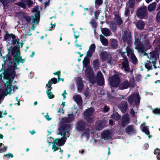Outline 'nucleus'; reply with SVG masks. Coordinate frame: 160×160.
I'll return each instance as SVG.
<instances>
[{"label":"nucleus","mask_w":160,"mask_h":160,"mask_svg":"<svg viewBox=\"0 0 160 160\" xmlns=\"http://www.w3.org/2000/svg\"><path fill=\"white\" fill-rule=\"evenodd\" d=\"M71 129V128L69 124L63 125L59 127L58 134L60 135L63 136V137L61 139H56L53 141L52 149L54 152L58 149V146H61L64 144L67 139L65 136H67L68 137L69 136V132Z\"/></svg>","instance_id":"f257e3e1"},{"label":"nucleus","mask_w":160,"mask_h":160,"mask_svg":"<svg viewBox=\"0 0 160 160\" xmlns=\"http://www.w3.org/2000/svg\"><path fill=\"white\" fill-rule=\"evenodd\" d=\"M38 6L35 7L32 10V12L34 13V16L31 17L25 15L24 18L28 22L31 21L32 22L31 29L34 30L36 26L38 24L39 21L40 12L38 10Z\"/></svg>","instance_id":"f03ea898"},{"label":"nucleus","mask_w":160,"mask_h":160,"mask_svg":"<svg viewBox=\"0 0 160 160\" xmlns=\"http://www.w3.org/2000/svg\"><path fill=\"white\" fill-rule=\"evenodd\" d=\"M158 51H157L152 52L149 55H148L147 57L150 59L149 61L147 60V63L145 64V67L148 70L157 68L156 64V61L158 58Z\"/></svg>","instance_id":"7ed1b4c3"},{"label":"nucleus","mask_w":160,"mask_h":160,"mask_svg":"<svg viewBox=\"0 0 160 160\" xmlns=\"http://www.w3.org/2000/svg\"><path fill=\"white\" fill-rule=\"evenodd\" d=\"M145 35H142L141 36H138L136 35L135 36V44L136 46L135 48L141 50H144L145 49H148L150 48L151 44L148 41H146V47L143 46L142 42H144L145 40Z\"/></svg>","instance_id":"20e7f679"},{"label":"nucleus","mask_w":160,"mask_h":160,"mask_svg":"<svg viewBox=\"0 0 160 160\" xmlns=\"http://www.w3.org/2000/svg\"><path fill=\"white\" fill-rule=\"evenodd\" d=\"M89 60L88 58H84L83 62V67L86 68L85 74L87 77L88 78L90 82L92 84L96 82V79L94 74L92 71L91 68L88 66Z\"/></svg>","instance_id":"39448f33"},{"label":"nucleus","mask_w":160,"mask_h":160,"mask_svg":"<svg viewBox=\"0 0 160 160\" xmlns=\"http://www.w3.org/2000/svg\"><path fill=\"white\" fill-rule=\"evenodd\" d=\"M86 123L82 121H79L77 123L76 128L79 131L83 132V135L86 136L88 138L90 135V131L88 128H86Z\"/></svg>","instance_id":"423d86ee"},{"label":"nucleus","mask_w":160,"mask_h":160,"mask_svg":"<svg viewBox=\"0 0 160 160\" xmlns=\"http://www.w3.org/2000/svg\"><path fill=\"white\" fill-rule=\"evenodd\" d=\"M140 98L139 97V93H138L135 94H132L128 98V102L132 105L133 104V107H134V105H136L137 108H138V107L140 103Z\"/></svg>","instance_id":"0eeeda50"},{"label":"nucleus","mask_w":160,"mask_h":160,"mask_svg":"<svg viewBox=\"0 0 160 160\" xmlns=\"http://www.w3.org/2000/svg\"><path fill=\"white\" fill-rule=\"evenodd\" d=\"M93 108H90L86 110L84 112V118L86 120L89 122H92L94 119L93 114L94 112Z\"/></svg>","instance_id":"6e6552de"},{"label":"nucleus","mask_w":160,"mask_h":160,"mask_svg":"<svg viewBox=\"0 0 160 160\" xmlns=\"http://www.w3.org/2000/svg\"><path fill=\"white\" fill-rule=\"evenodd\" d=\"M13 62L14 65L15 66V67H11L9 68L6 71H11V70L14 69L15 71V69L16 68V66L19 64V62L22 63H23L25 62V60L23 59H22L21 57L20 56V54L19 52L17 53L16 55H14L13 56ZM15 72V71H14Z\"/></svg>","instance_id":"1a4fd4ad"},{"label":"nucleus","mask_w":160,"mask_h":160,"mask_svg":"<svg viewBox=\"0 0 160 160\" xmlns=\"http://www.w3.org/2000/svg\"><path fill=\"white\" fill-rule=\"evenodd\" d=\"M110 85L112 87H117L120 82V79L119 77L116 75H114L109 78Z\"/></svg>","instance_id":"9d476101"},{"label":"nucleus","mask_w":160,"mask_h":160,"mask_svg":"<svg viewBox=\"0 0 160 160\" xmlns=\"http://www.w3.org/2000/svg\"><path fill=\"white\" fill-rule=\"evenodd\" d=\"M147 7L144 6L140 8L137 12V15L140 18H143L146 15Z\"/></svg>","instance_id":"9b49d317"},{"label":"nucleus","mask_w":160,"mask_h":160,"mask_svg":"<svg viewBox=\"0 0 160 160\" xmlns=\"http://www.w3.org/2000/svg\"><path fill=\"white\" fill-rule=\"evenodd\" d=\"M32 2L30 0H21L19 2L15 3V4L23 8H25L26 6H29L32 5Z\"/></svg>","instance_id":"f8f14e48"},{"label":"nucleus","mask_w":160,"mask_h":160,"mask_svg":"<svg viewBox=\"0 0 160 160\" xmlns=\"http://www.w3.org/2000/svg\"><path fill=\"white\" fill-rule=\"evenodd\" d=\"M122 40L124 42L127 43L129 45L132 43L131 36L130 34H128L127 31L125 32L122 37Z\"/></svg>","instance_id":"ddd939ff"},{"label":"nucleus","mask_w":160,"mask_h":160,"mask_svg":"<svg viewBox=\"0 0 160 160\" xmlns=\"http://www.w3.org/2000/svg\"><path fill=\"white\" fill-rule=\"evenodd\" d=\"M97 83L100 86H102L104 83V79L102 74L100 72L97 73Z\"/></svg>","instance_id":"4468645a"},{"label":"nucleus","mask_w":160,"mask_h":160,"mask_svg":"<svg viewBox=\"0 0 160 160\" xmlns=\"http://www.w3.org/2000/svg\"><path fill=\"white\" fill-rule=\"evenodd\" d=\"M122 69L126 72H129L130 67L128 64V62L127 59L125 58H123V61L122 62Z\"/></svg>","instance_id":"2eb2a0df"},{"label":"nucleus","mask_w":160,"mask_h":160,"mask_svg":"<svg viewBox=\"0 0 160 160\" xmlns=\"http://www.w3.org/2000/svg\"><path fill=\"white\" fill-rule=\"evenodd\" d=\"M130 121V118L128 115L125 114L122 117L121 122V125L124 127L128 124Z\"/></svg>","instance_id":"dca6fc26"},{"label":"nucleus","mask_w":160,"mask_h":160,"mask_svg":"<svg viewBox=\"0 0 160 160\" xmlns=\"http://www.w3.org/2000/svg\"><path fill=\"white\" fill-rule=\"evenodd\" d=\"M96 48L95 45L94 44H92L89 47V50L87 53V56L88 57H91L92 56V53L95 51Z\"/></svg>","instance_id":"f3484780"},{"label":"nucleus","mask_w":160,"mask_h":160,"mask_svg":"<svg viewBox=\"0 0 160 160\" xmlns=\"http://www.w3.org/2000/svg\"><path fill=\"white\" fill-rule=\"evenodd\" d=\"M118 107L121 110L122 113H125L128 108L127 102H122L119 104Z\"/></svg>","instance_id":"a211bd4d"},{"label":"nucleus","mask_w":160,"mask_h":160,"mask_svg":"<svg viewBox=\"0 0 160 160\" xmlns=\"http://www.w3.org/2000/svg\"><path fill=\"white\" fill-rule=\"evenodd\" d=\"M74 116L72 114H69L68 115L67 117H65L62 119V122H69L74 119Z\"/></svg>","instance_id":"6ab92c4d"},{"label":"nucleus","mask_w":160,"mask_h":160,"mask_svg":"<svg viewBox=\"0 0 160 160\" xmlns=\"http://www.w3.org/2000/svg\"><path fill=\"white\" fill-rule=\"evenodd\" d=\"M102 137L105 140L110 139L111 138V133L108 130L104 131L102 133Z\"/></svg>","instance_id":"aec40b11"},{"label":"nucleus","mask_w":160,"mask_h":160,"mask_svg":"<svg viewBox=\"0 0 160 160\" xmlns=\"http://www.w3.org/2000/svg\"><path fill=\"white\" fill-rule=\"evenodd\" d=\"M77 84L78 87V90L79 92H80L83 88V84L81 78H77Z\"/></svg>","instance_id":"412c9836"},{"label":"nucleus","mask_w":160,"mask_h":160,"mask_svg":"<svg viewBox=\"0 0 160 160\" xmlns=\"http://www.w3.org/2000/svg\"><path fill=\"white\" fill-rule=\"evenodd\" d=\"M126 131L127 133L129 135H131L136 133L135 130L133 125H130L128 126L126 129Z\"/></svg>","instance_id":"4be33fe9"},{"label":"nucleus","mask_w":160,"mask_h":160,"mask_svg":"<svg viewBox=\"0 0 160 160\" xmlns=\"http://www.w3.org/2000/svg\"><path fill=\"white\" fill-rule=\"evenodd\" d=\"M58 82H57V80L56 78H53L48 81V83L46 85V88L47 89H48V88H50V89H52V88L51 87L52 84H55Z\"/></svg>","instance_id":"5701e85b"},{"label":"nucleus","mask_w":160,"mask_h":160,"mask_svg":"<svg viewBox=\"0 0 160 160\" xmlns=\"http://www.w3.org/2000/svg\"><path fill=\"white\" fill-rule=\"evenodd\" d=\"M73 99L74 101L79 105L82 103V99L81 96L79 95H75L73 96Z\"/></svg>","instance_id":"b1692460"},{"label":"nucleus","mask_w":160,"mask_h":160,"mask_svg":"<svg viewBox=\"0 0 160 160\" xmlns=\"http://www.w3.org/2000/svg\"><path fill=\"white\" fill-rule=\"evenodd\" d=\"M129 86L130 84L128 81L125 80L120 84L119 88L120 89H124L127 88Z\"/></svg>","instance_id":"393cba45"},{"label":"nucleus","mask_w":160,"mask_h":160,"mask_svg":"<svg viewBox=\"0 0 160 160\" xmlns=\"http://www.w3.org/2000/svg\"><path fill=\"white\" fill-rule=\"evenodd\" d=\"M102 32L105 36L108 37L111 34V32L109 29L107 28H104L102 29Z\"/></svg>","instance_id":"a878e982"},{"label":"nucleus","mask_w":160,"mask_h":160,"mask_svg":"<svg viewBox=\"0 0 160 160\" xmlns=\"http://www.w3.org/2000/svg\"><path fill=\"white\" fill-rule=\"evenodd\" d=\"M15 38V36L12 34H6L4 36V39L5 40H8L11 41L13 40V39Z\"/></svg>","instance_id":"bb28decb"},{"label":"nucleus","mask_w":160,"mask_h":160,"mask_svg":"<svg viewBox=\"0 0 160 160\" xmlns=\"http://www.w3.org/2000/svg\"><path fill=\"white\" fill-rule=\"evenodd\" d=\"M112 47L113 49H116L118 47V42L116 40L114 39H111L110 40Z\"/></svg>","instance_id":"cd10ccee"},{"label":"nucleus","mask_w":160,"mask_h":160,"mask_svg":"<svg viewBox=\"0 0 160 160\" xmlns=\"http://www.w3.org/2000/svg\"><path fill=\"white\" fill-rule=\"evenodd\" d=\"M146 123L144 122L142 123L141 125V127H142V131L145 133L147 135H148L149 132L148 129V127L145 126Z\"/></svg>","instance_id":"c85d7f7f"},{"label":"nucleus","mask_w":160,"mask_h":160,"mask_svg":"<svg viewBox=\"0 0 160 160\" xmlns=\"http://www.w3.org/2000/svg\"><path fill=\"white\" fill-rule=\"evenodd\" d=\"M144 22L141 20L138 21L136 24V26L137 28L140 29H143L144 27Z\"/></svg>","instance_id":"c756f323"},{"label":"nucleus","mask_w":160,"mask_h":160,"mask_svg":"<svg viewBox=\"0 0 160 160\" xmlns=\"http://www.w3.org/2000/svg\"><path fill=\"white\" fill-rule=\"evenodd\" d=\"M100 41L101 42L102 44L104 46H107L108 44V41L107 39L105 37L102 35H100Z\"/></svg>","instance_id":"7c9ffc66"},{"label":"nucleus","mask_w":160,"mask_h":160,"mask_svg":"<svg viewBox=\"0 0 160 160\" xmlns=\"http://www.w3.org/2000/svg\"><path fill=\"white\" fill-rule=\"evenodd\" d=\"M126 52L127 55L129 57L132 56V54H134L133 50L129 46L127 47L126 48Z\"/></svg>","instance_id":"2f4dec72"},{"label":"nucleus","mask_w":160,"mask_h":160,"mask_svg":"<svg viewBox=\"0 0 160 160\" xmlns=\"http://www.w3.org/2000/svg\"><path fill=\"white\" fill-rule=\"evenodd\" d=\"M100 56L103 61H105L108 59V55L106 52H103L100 54Z\"/></svg>","instance_id":"473e14b6"},{"label":"nucleus","mask_w":160,"mask_h":160,"mask_svg":"<svg viewBox=\"0 0 160 160\" xmlns=\"http://www.w3.org/2000/svg\"><path fill=\"white\" fill-rule=\"evenodd\" d=\"M115 22L118 25H120L122 23V21L120 18V17L118 15H116L115 17Z\"/></svg>","instance_id":"72a5a7b5"},{"label":"nucleus","mask_w":160,"mask_h":160,"mask_svg":"<svg viewBox=\"0 0 160 160\" xmlns=\"http://www.w3.org/2000/svg\"><path fill=\"white\" fill-rule=\"evenodd\" d=\"M156 3L154 2L150 4L148 6V10L149 11L151 12L154 10L156 8Z\"/></svg>","instance_id":"f704fd0d"},{"label":"nucleus","mask_w":160,"mask_h":160,"mask_svg":"<svg viewBox=\"0 0 160 160\" xmlns=\"http://www.w3.org/2000/svg\"><path fill=\"white\" fill-rule=\"evenodd\" d=\"M111 117L115 120H118L120 118L121 116L117 112H115L112 114Z\"/></svg>","instance_id":"c9c22d12"},{"label":"nucleus","mask_w":160,"mask_h":160,"mask_svg":"<svg viewBox=\"0 0 160 160\" xmlns=\"http://www.w3.org/2000/svg\"><path fill=\"white\" fill-rule=\"evenodd\" d=\"M48 88L49 89H48L46 91L47 94L48 95V97L49 99L53 98L54 97V96L52 92L50 91L52 89H50V88Z\"/></svg>","instance_id":"e433bc0d"},{"label":"nucleus","mask_w":160,"mask_h":160,"mask_svg":"<svg viewBox=\"0 0 160 160\" xmlns=\"http://www.w3.org/2000/svg\"><path fill=\"white\" fill-rule=\"evenodd\" d=\"M16 0H0V1L2 2L3 5L5 6L7 5L9 2H13Z\"/></svg>","instance_id":"4c0bfd02"},{"label":"nucleus","mask_w":160,"mask_h":160,"mask_svg":"<svg viewBox=\"0 0 160 160\" xmlns=\"http://www.w3.org/2000/svg\"><path fill=\"white\" fill-rule=\"evenodd\" d=\"M128 7L130 8H133L135 5V0H129L128 3Z\"/></svg>","instance_id":"58836bf2"},{"label":"nucleus","mask_w":160,"mask_h":160,"mask_svg":"<svg viewBox=\"0 0 160 160\" xmlns=\"http://www.w3.org/2000/svg\"><path fill=\"white\" fill-rule=\"evenodd\" d=\"M16 16L19 18L21 20H22L23 18H24L25 16V14L23 12H19L18 13H17Z\"/></svg>","instance_id":"ea45409f"},{"label":"nucleus","mask_w":160,"mask_h":160,"mask_svg":"<svg viewBox=\"0 0 160 160\" xmlns=\"http://www.w3.org/2000/svg\"><path fill=\"white\" fill-rule=\"evenodd\" d=\"M12 44H13V45L15 46L16 47H19V39H16L14 40L13 39V40L12 41Z\"/></svg>","instance_id":"a19ab883"},{"label":"nucleus","mask_w":160,"mask_h":160,"mask_svg":"<svg viewBox=\"0 0 160 160\" xmlns=\"http://www.w3.org/2000/svg\"><path fill=\"white\" fill-rule=\"evenodd\" d=\"M96 128L98 130H101L103 127V126H102L101 124V122H97L96 124Z\"/></svg>","instance_id":"79ce46f5"},{"label":"nucleus","mask_w":160,"mask_h":160,"mask_svg":"<svg viewBox=\"0 0 160 160\" xmlns=\"http://www.w3.org/2000/svg\"><path fill=\"white\" fill-rule=\"evenodd\" d=\"M154 153L157 155V158L158 160H160V150L158 148L154 150Z\"/></svg>","instance_id":"37998d69"},{"label":"nucleus","mask_w":160,"mask_h":160,"mask_svg":"<svg viewBox=\"0 0 160 160\" xmlns=\"http://www.w3.org/2000/svg\"><path fill=\"white\" fill-rule=\"evenodd\" d=\"M90 24H91L92 26L94 28H96L97 27V23L95 20L93 18H92L90 22Z\"/></svg>","instance_id":"c03bdc74"},{"label":"nucleus","mask_w":160,"mask_h":160,"mask_svg":"<svg viewBox=\"0 0 160 160\" xmlns=\"http://www.w3.org/2000/svg\"><path fill=\"white\" fill-rule=\"evenodd\" d=\"M133 63H135L137 61V59L134 54H132V56L130 57Z\"/></svg>","instance_id":"a18cd8bd"},{"label":"nucleus","mask_w":160,"mask_h":160,"mask_svg":"<svg viewBox=\"0 0 160 160\" xmlns=\"http://www.w3.org/2000/svg\"><path fill=\"white\" fill-rule=\"evenodd\" d=\"M124 14L125 16H128L130 14V11L128 7L127 6L124 12Z\"/></svg>","instance_id":"49530a36"},{"label":"nucleus","mask_w":160,"mask_h":160,"mask_svg":"<svg viewBox=\"0 0 160 160\" xmlns=\"http://www.w3.org/2000/svg\"><path fill=\"white\" fill-rule=\"evenodd\" d=\"M93 65L96 69L98 68L99 64V61L98 60L96 59L93 62Z\"/></svg>","instance_id":"de8ad7c7"},{"label":"nucleus","mask_w":160,"mask_h":160,"mask_svg":"<svg viewBox=\"0 0 160 160\" xmlns=\"http://www.w3.org/2000/svg\"><path fill=\"white\" fill-rule=\"evenodd\" d=\"M153 113L156 114H160V108H157L153 111Z\"/></svg>","instance_id":"09e8293b"},{"label":"nucleus","mask_w":160,"mask_h":160,"mask_svg":"<svg viewBox=\"0 0 160 160\" xmlns=\"http://www.w3.org/2000/svg\"><path fill=\"white\" fill-rule=\"evenodd\" d=\"M4 156L6 157L7 158H9V157H10L11 158L13 157V155L11 153H8L7 154H6L5 155H4Z\"/></svg>","instance_id":"8fccbe9b"},{"label":"nucleus","mask_w":160,"mask_h":160,"mask_svg":"<svg viewBox=\"0 0 160 160\" xmlns=\"http://www.w3.org/2000/svg\"><path fill=\"white\" fill-rule=\"evenodd\" d=\"M130 113L132 117H133L135 115V112L132 108H131L130 109Z\"/></svg>","instance_id":"3c124183"},{"label":"nucleus","mask_w":160,"mask_h":160,"mask_svg":"<svg viewBox=\"0 0 160 160\" xmlns=\"http://www.w3.org/2000/svg\"><path fill=\"white\" fill-rule=\"evenodd\" d=\"M130 86L133 85L134 83V79L133 78H131L129 79Z\"/></svg>","instance_id":"603ef678"},{"label":"nucleus","mask_w":160,"mask_h":160,"mask_svg":"<svg viewBox=\"0 0 160 160\" xmlns=\"http://www.w3.org/2000/svg\"><path fill=\"white\" fill-rule=\"evenodd\" d=\"M109 110V108L107 106H105L103 108V110L105 112H108Z\"/></svg>","instance_id":"864d4df0"},{"label":"nucleus","mask_w":160,"mask_h":160,"mask_svg":"<svg viewBox=\"0 0 160 160\" xmlns=\"http://www.w3.org/2000/svg\"><path fill=\"white\" fill-rule=\"evenodd\" d=\"M157 19L158 22H160V11L158 13Z\"/></svg>","instance_id":"5fc2aeb1"},{"label":"nucleus","mask_w":160,"mask_h":160,"mask_svg":"<svg viewBox=\"0 0 160 160\" xmlns=\"http://www.w3.org/2000/svg\"><path fill=\"white\" fill-rule=\"evenodd\" d=\"M102 2V0H96L95 3L96 4L100 5Z\"/></svg>","instance_id":"6e6d98bb"},{"label":"nucleus","mask_w":160,"mask_h":160,"mask_svg":"<svg viewBox=\"0 0 160 160\" xmlns=\"http://www.w3.org/2000/svg\"><path fill=\"white\" fill-rule=\"evenodd\" d=\"M52 138L51 137H49L47 138V141L48 143H50L52 141Z\"/></svg>","instance_id":"4d7b16f0"},{"label":"nucleus","mask_w":160,"mask_h":160,"mask_svg":"<svg viewBox=\"0 0 160 160\" xmlns=\"http://www.w3.org/2000/svg\"><path fill=\"white\" fill-rule=\"evenodd\" d=\"M99 11H97L95 12V18L96 19L98 18V15L99 14Z\"/></svg>","instance_id":"13d9d810"},{"label":"nucleus","mask_w":160,"mask_h":160,"mask_svg":"<svg viewBox=\"0 0 160 160\" xmlns=\"http://www.w3.org/2000/svg\"><path fill=\"white\" fill-rule=\"evenodd\" d=\"M74 36H75V38L76 39L78 38L79 36V33L78 32H74Z\"/></svg>","instance_id":"bf43d9fd"},{"label":"nucleus","mask_w":160,"mask_h":160,"mask_svg":"<svg viewBox=\"0 0 160 160\" xmlns=\"http://www.w3.org/2000/svg\"><path fill=\"white\" fill-rule=\"evenodd\" d=\"M7 149V146H4V148L3 149H1V151L0 152H5L6 151Z\"/></svg>","instance_id":"052dcab7"},{"label":"nucleus","mask_w":160,"mask_h":160,"mask_svg":"<svg viewBox=\"0 0 160 160\" xmlns=\"http://www.w3.org/2000/svg\"><path fill=\"white\" fill-rule=\"evenodd\" d=\"M61 72L60 71H58L56 72H54L53 74L54 75H57L58 76H61Z\"/></svg>","instance_id":"680f3d73"},{"label":"nucleus","mask_w":160,"mask_h":160,"mask_svg":"<svg viewBox=\"0 0 160 160\" xmlns=\"http://www.w3.org/2000/svg\"><path fill=\"white\" fill-rule=\"evenodd\" d=\"M44 117L48 121H49L51 119V118L49 117V116L48 114L45 116Z\"/></svg>","instance_id":"e2e57ef3"},{"label":"nucleus","mask_w":160,"mask_h":160,"mask_svg":"<svg viewBox=\"0 0 160 160\" xmlns=\"http://www.w3.org/2000/svg\"><path fill=\"white\" fill-rule=\"evenodd\" d=\"M48 2L46 1L45 2V6H47L49 5V2L50 0H48Z\"/></svg>","instance_id":"0e129e2a"},{"label":"nucleus","mask_w":160,"mask_h":160,"mask_svg":"<svg viewBox=\"0 0 160 160\" xmlns=\"http://www.w3.org/2000/svg\"><path fill=\"white\" fill-rule=\"evenodd\" d=\"M144 147H145L146 149H147L148 148L149 145L147 143H145L144 145Z\"/></svg>","instance_id":"69168bd1"},{"label":"nucleus","mask_w":160,"mask_h":160,"mask_svg":"<svg viewBox=\"0 0 160 160\" xmlns=\"http://www.w3.org/2000/svg\"><path fill=\"white\" fill-rule=\"evenodd\" d=\"M84 152V149H82L81 150H79V153H81V154L83 153Z\"/></svg>","instance_id":"338daca9"},{"label":"nucleus","mask_w":160,"mask_h":160,"mask_svg":"<svg viewBox=\"0 0 160 160\" xmlns=\"http://www.w3.org/2000/svg\"><path fill=\"white\" fill-rule=\"evenodd\" d=\"M113 121L112 120H110L109 121V123L111 125H112L113 124Z\"/></svg>","instance_id":"774afa93"}]
</instances>
